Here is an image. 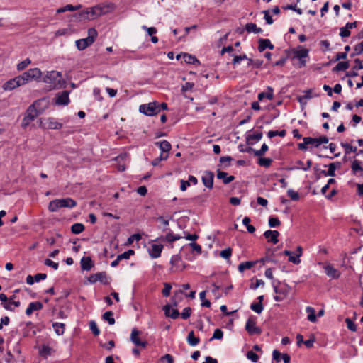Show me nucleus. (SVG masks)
<instances>
[{"instance_id": "f257e3e1", "label": "nucleus", "mask_w": 363, "mask_h": 363, "mask_svg": "<svg viewBox=\"0 0 363 363\" xmlns=\"http://www.w3.org/2000/svg\"><path fill=\"white\" fill-rule=\"evenodd\" d=\"M40 100H37L28 107L22 120V128H27L30 123L38 117V116L43 112L45 107H40V106L41 104H40Z\"/></svg>"}, {"instance_id": "f03ea898", "label": "nucleus", "mask_w": 363, "mask_h": 363, "mask_svg": "<svg viewBox=\"0 0 363 363\" xmlns=\"http://www.w3.org/2000/svg\"><path fill=\"white\" fill-rule=\"evenodd\" d=\"M42 81L50 84L52 89L62 88L65 84L62 73L55 70L46 72Z\"/></svg>"}, {"instance_id": "7ed1b4c3", "label": "nucleus", "mask_w": 363, "mask_h": 363, "mask_svg": "<svg viewBox=\"0 0 363 363\" xmlns=\"http://www.w3.org/2000/svg\"><path fill=\"white\" fill-rule=\"evenodd\" d=\"M77 202L71 198L57 199L49 203L48 209L51 212H56L62 208H72L76 206Z\"/></svg>"}, {"instance_id": "20e7f679", "label": "nucleus", "mask_w": 363, "mask_h": 363, "mask_svg": "<svg viewBox=\"0 0 363 363\" xmlns=\"http://www.w3.org/2000/svg\"><path fill=\"white\" fill-rule=\"evenodd\" d=\"M104 11L100 6L91 7L86 11H82L74 15V17L79 21L93 19L103 14Z\"/></svg>"}, {"instance_id": "39448f33", "label": "nucleus", "mask_w": 363, "mask_h": 363, "mask_svg": "<svg viewBox=\"0 0 363 363\" xmlns=\"http://www.w3.org/2000/svg\"><path fill=\"white\" fill-rule=\"evenodd\" d=\"M96 37L97 31L94 28H89L88 30V36L86 38L75 41L76 47L79 50H84L95 41Z\"/></svg>"}, {"instance_id": "423d86ee", "label": "nucleus", "mask_w": 363, "mask_h": 363, "mask_svg": "<svg viewBox=\"0 0 363 363\" xmlns=\"http://www.w3.org/2000/svg\"><path fill=\"white\" fill-rule=\"evenodd\" d=\"M139 111L146 116H155L160 112V106L157 102H150L146 104H142L139 107Z\"/></svg>"}, {"instance_id": "0eeeda50", "label": "nucleus", "mask_w": 363, "mask_h": 363, "mask_svg": "<svg viewBox=\"0 0 363 363\" xmlns=\"http://www.w3.org/2000/svg\"><path fill=\"white\" fill-rule=\"evenodd\" d=\"M292 52L294 53L293 59L296 58L299 61V67H304L306 63V58L308 56L309 50L308 49L298 47V50L294 49Z\"/></svg>"}, {"instance_id": "6e6552de", "label": "nucleus", "mask_w": 363, "mask_h": 363, "mask_svg": "<svg viewBox=\"0 0 363 363\" xmlns=\"http://www.w3.org/2000/svg\"><path fill=\"white\" fill-rule=\"evenodd\" d=\"M245 330L250 335H259L262 333V330L256 326V318L254 317H250L245 325Z\"/></svg>"}, {"instance_id": "1a4fd4ad", "label": "nucleus", "mask_w": 363, "mask_h": 363, "mask_svg": "<svg viewBox=\"0 0 363 363\" xmlns=\"http://www.w3.org/2000/svg\"><path fill=\"white\" fill-rule=\"evenodd\" d=\"M172 272L182 271L185 269L186 265L182 262V257L179 255H173L170 260Z\"/></svg>"}, {"instance_id": "9d476101", "label": "nucleus", "mask_w": 363, "mask_h": 363, "mask_svg": "<svg viewBox=\"0 0 363 363\" xmlns=\"http://www.w3.org/2000/svg\"><path fill=\"white\" fill-rule=\"evenodd\" d=\"M23 86V85H22L21 81L18 79V77L17 76L13 79H11L10 80L6 82L3 84L2 89L4 91H12L14 89H16L18 86Z\"/></svg>"}, {"instance_id": "9b49d317", "label": "nucleus", "mask_w": 363, "mask_h": 363, "mask_svg": "<svg viewBox=\"0 0 363 363\" xmlns=\"http://www.w3.org/2000/svg\"><path fill=\"white\" fill-rule=\"evenodd\" d=\"M303 140H305L306 143L313 145L315 147H319L321 144L328 143V138L326 136H321L318 138L305 137L303 138Z\"/></svg>"}, {"instance_id": "f8f14e48", "label": "nucleus", "mask_w": 363, "mask_h": 363, "mask_svg": "<svg viewBox=\"0 0 363 363\" xmlns=\"http://www.w3.org/2000/svg\"><path fill=\"white\" fill-rule=\"evenodd\" d=\"M213 179L214 174L211 171H206L201 178L203 185L208 189L213 188Z\"/></svg>"}, {"instance_id": "ddd939ff", "label": "nucleus", "mask_w": 363, "mask_h": 363, "mask_svg": "<svg viewBox=\"0 0 363 363\" xmlns=\"http://www.w3.org/2000/svg\"><path fill=\"white\" fill-rule=\"evenodd\" d=\"M139 333L140 332L136 328L133 329L130 335V340L136 346L145 347L147 343L146 341H141L140 338L138 337Z\"/></svg>"}, {"instance_id": "4468645a", "label": "nucleus", "mask_w": 363, "mask_h": 363, "mask_svg": "<svg viewBox=\"0 0 363 363\" xmlns=\"http://www.w3.org/2000/svg\"><path fill=\"white\" fill-rule=\"evenodd\" d=\"M279 233L277 230H268L264 233V236L267 241L273 244H277L279 242Z\"/></svg>"}, {"instance_id": "2eb2a0df", "label": "nucleus", "mask_w": 363, "mask_h": 363, "mask_svg": "<svg viewBox=\"0 0 363 363\" xmlns=\"http://www.w3.org/2000/svg\"><path fill=\"white\" fill-rule=\"evenodd\" d=\"M55 103L58 105H67L69 103V92L63 91L60 93L56 98Z\"/></svg>"}, {"instance_id": "dca6fc26", "label": "nucleus", "mask_w": 363, "mask_h": 363, "mask_svg": "<svg viewBox=\"0 0 363 363\" xmlns=\"http://www.w3.org/2000/svg\"><path fill=\"white\" fill-rule=\"evenodd\" d=\"M324 270L327 276L332 279H337L340 276V272L335 269L333 265L327 264L324 267Z\"/></svg>"}, {"instance_id": "f3484780", "label": "nucleus", "mask_w": 363, "mask_h": 363, "mask_svg": "<svg viewBox=\"0 0 363 363\" xmlns=\"http://www.w3.org/2000/svg\"><path fill=\"white\" fill-rule=\"evenodd\" d=\"M163 246L162 245L153 244L149 250V255L152 258H158L161 255Z\"/></svg>"}, {"instance_id": "a211bd4d", "label": "nucleus", "mask_w": 363, "mask_h": 363, "mask_svg": "<svg viewBox=\"0 0 363 363\" xmlns=\"http://www.w3.org/2000/svg\"><path fill=\"white\" fill-rule=\"evenodd\" d=\"M106 272H98L91 274L88 279L89 281L91 284L96 283V281L106 282Z\"/></svg>"}, {"instance_id": "6ab92c4d", "label": "nucleus", "mask_w": 363, "mask_h": 363, "mask_svg": "<svg viewBox=\"0 0 363 363\" xmlns=\"http://www.w3.org/2000/svg\"><path fill=\"white\" fill-rule=\"evenodd\" d=\"M272 359L277 362H279L281 359H283L284 363H290L291 357L288 354H281L278 350H274L272 352Z\"/></svg>"}, {"instance_id": "aec40b11", "label": "nucleus", "mask_w": 363, "mask_h": 363, "mask_svg": "<svg viewBox=\"0 0 363 363\" xmlns=\"http://www.w3.org/2000/svg\"><path fill=\"white\" fill-rule=\"evenodd\" d=\"M355 65L353 67L352 70L346 73V77H354L358 76V73L356 72L357 69H363V65L359 59L354 60Z\"/></svg>"}, {"instance_id": "412c9836", "label": "nucleus", "mask_w": 363, "mask_h": 363, "mask_svg": "<svg viewBox=\"0 0 363 363\" xmlns=\"http://www.w3.org/2000/svg\"><path fill=\"white\" fill-rule=\"evenodd\" d=\"M43 308V304L39 301L31 302L26 310V314L30 315L33 311H40Z\"/></svg>"}, {"instance_id": "4be33fe9", "label": "nucleus", "mask_w": 363, "mask_h": 363, "mask_svg": "<svg viewBox=\"0 0 363 363\" xmlns=\"http://www.w3.org/2000/svg\"><path fill=\"white\" fill-rule=\"evenodd\" d=\"M81 267L82 270L89 271L93 267L94 264L90 257H83L81 259Z\"/></svg>"}, {"instance_id": "5701e85b", "label": "nucleus", "mask_w": 363, "mask_h": 363, "mask_svg": "<svg viewBox=\"0 0 363 363\" xmlns=\"http://www.w3.org/2000/svg\"><path fill=\"white\" fill-rule=\"evenodd\" d=\"M155 145L159 147L161 153H164V155L168 154L172 147L171 144L167 140L155 142Z\"/></svg>"}, {"instance_id": "b1692460", "label": "nucleus", "mask_w": 363, "mask_h": 363, "mask_svg": "<svg viewBox=\"0 0 363 363\" xmlns=\"http://www.w3.org/2000/svg\"><path fill=\"white\" fill-rule=\"evenodd\" d=\"M182 238L179 235H175L172 232H169L165 236H161L158 240L161 242L167 241L168 242H173Z\"/></svg>"}, {"instance_id": "393cba45", "label": "nucleus", "mask_w": 363, "mask_h": 363, "mask_svg": "<svg viewBox=\"0 0 363 363\" xmlns=\"http://www.w3.org/2000/svg\"><path fill=\"white\" fill-rule=\"evenodd\" d=\"M47 128L51 130H59L62 127V124L57 121L54 118L46 119Z\"/></svg>"}, {"instance_id": "a878e982", "label": "nucleus", "mask_w": 363, "mask_h": 363, "mask_svg": "<svg viewBox=\"0 0 363 363\" xmlns=\"http://www.w3.org/2000/svg\"><path fill=\"white\" fill-rule=\"evenodd\" d=\"M351 169L353 174L357 175L359 172V176L363 177V167L361 166L360 161L354 160L352 163Z\"/></svg>"}, {"instance_id": "bb28decb", "label": "nucleus", "mask_w": 363, "mask_h": 363, "mask_svg": "<svg viewBox=\"0 0 363 363\" xmlns=\"http://www.w3.org/2000/svg\"><path fill=\"white\" fill-rule=\"evenodd\" d=\"M217 178L219 179H223V182L225 184H228L235 179L233 176H228L226 172H222L219 169L217 171Z\"/></svg>"}, {"instance_id": "cd10ccee", "label": "nucleus", "mask_w": 363, "mask_h": 363, "mask_svg": "<svg viewBox=\"0 0 363 363\" xmlns=\"http://www.w3.org/2000/svg\"><path fill=\"white\" fill-rule=\"evenodd\" d=\"M163 309L166 316L170 317L173 319H177L179 316L178 310L172 309L169 305H166Z\"/></svg>"}, {"instance_id": "c85d7f7f", "label": "nucleus", "mask_w": 363, "mask_h": 363, "mask_svg": "<svg viewBox=\"0 0 363 363\" xmlns=\"http://www.w3.org/2000/svg\"><path fill=\"white\" fill-rule=\"evenodd\" d=\"M0 301L3 308L7 311H14V308L11 307L12 303L9 301L8 297L4 294H0Z\"/></svg>"}, {"instance_id": "c756f323", "label": "nucleus", "mask_w": 363, "mask_h": 363, "mask_svg": "<svg viewBox=\"0 0 363 363\" xmlns=\"http://www.w3.org/2000/svg\"><path fill=\"white\" fill-rule=\"evenodd\" d=\"M245 30L248 33H254L256 34L262 33V29L259 27H257V25L254 23H248L245 25Z\"/></svg>"}, {"instance_id": "7c9ffc66", "label": "nucleus", "mask_w": 363, "mask_h": 363, "mask_svg": "<svg viewBox=\"0 0 363 363\" xmlns=\"http://www.w3.org/2000/svg\"><path fill=\"white\" fill-rule=\"evenodd\" d=\"M306 312L308 313L307 319L311 323H315L317 321V316L315 315V311L314 308L311 306H307Z\"/></svg>"}, {"instance_id": "2f4dec72", "label": "nucleus", "mask_w": 363, "mask_h": 363, "mask_svg": "<svg viewBox=\"0 0 363 363\" xmlns=\"http://www.w3.org/2000/svg\"><path fill=\"white\" fill-rule=\"evenodd\" d=\"M28 74H30V76L33 80L40 81L41 76H42V72L38 68H33L28 70Z\"/></svg>"}, {"instance_id": "473e14b6", "label": "nucleus", "mask_w": 363, "mask_h": 363, "mask_svg": "<svg viewBox=\"0 0 363 363\" xmlns=\"http://www.w3.org/2000/svg\"><path fill=\"white\" fill-rule=\"evenodd\" d=\"M187 342L191 346H196L199 344L200 340L199 337H195L194 332L193 330L190 331L188 334L187 338H186Z\"/></svg>"}, {"instance_id": "72a5a7b5", "label": "nucleus", "mask_w": 363, "mask_h": 363, "mask_svg": "<svg viewBox=\"0 0 363 363\" xmlns=\"http://www.w3.org/2000/svg\"><path fill=\"white\" fill-rule=\"evenodd\" d=\"M102 319L107 321L111 325H114L116 322L113 317V313L111 311L105 312L102 315Z\"/></svg>"}, {"instance_id": "f704fd0d", "label": "nucleus", "mask_w": 363, "mask_h": 363, "mask_svg": "<svg viewBox=\"0 0 363 363\" xmlns=\"http://www.w3.org/2000/svg\"><path fill=\"white\" fill-rule=\"evenodd\" d=\"M350 67L349 62H340L337 64V65L333 69V71L335 72L345 71L347 69Z\"/></svg>"}, {"instance_id": "c9c22d12", "label": "nucleus", "mask_w": 363, "mask_h": 363, "mask_svg": "<svg viewBox=\"0 0 363 363\" xmlns=\"http://www.w3.org/2000/svg\"><path fill=\"white\" fill-rule=\"evenodd\" d=\"M255 262H242L238 265V271L243 272L245 269H250L255 265Z\"/></svg>"}, {"instance_id": "e433bc0d", "label": "nucleus", "mask_w": 363, "mask_h": 363, "mask_svg": "<svg viewBox=\"0 0 363 363\" xmlns=\"http://www.w3.org/2000/svg\"><path fill=\"white\" fill-rule=\"evenodd\" d=\"M262 138V133L258 132L252 134H250L246 137L247 143L252 144V140L259 141Z\"/></svg>"}, {"instance_id": "4c0bfd02", "label": "nucleus", "mask_w": 363, "mask_h": 363, "mask_svg": "<svg viewBox=\"0 0 363 363\" xmlns=\"http://www.w3.org/2000/svg\"><path fill=\"white\" fill-rule=\"evenodd\" d=\"M80 7H81L80 5L74 6H72L71 4H67V5L65 6H63V7L59 8L57 10V13H64V12H66V11H73L78 10Z\"/></svg>"}, {"instance_id": "58836bf2", "label": "nucleus", "mask_w": 363, "mask_h": 363, "mask_svg": "<svg viewBox=\"0 0 363 363\" xmlns=\"http://www.w3.org/2000/svg\"><path fill=\"white\" fill-rule=\"evenodd\" d=\"M183 60L188 64H199V61L196 57L188 53H183Z\"/></svg>"}, {"instance_id": "ea45409f", "label": "nucleus", "mask_w": 363, "mask_h": 363, "mask_svg": "<svg viewBox=\"0 0 363 363\" xmlns=\"http://www.w3.org/2000/svg\"><path fill=\"white\" fill-rule=\"evenodd\" d=\"M52 327L55 330V333L57 335H62L65 333V324L60 323H55L52 324Z\"/></svg>"}, {"instance_id": "a19ab883", "label": "nucleus", "mask_w": 363, "mask_h": 363, "mask_svg": "<svg viewBox=\"0 0 363 363\" xmlns=\"http://www.w3.org/2000/svg\"><path fill=\"white\" fill-rule=\"evenodd\" d=\"M84 230V226L82 223H74L71 227V231L74 234H79Z\"/></svg>"}, {"instance_id": "79ce46f5", "label": "nucleus", "mask_w": 363, "mask_h": 363, "mask_svg": "<svg viewBox=\"0 0 363 363\" xmlns=\"http://www.w3.org/2000/svg\"><path fill=\"white\" fill-rule=\"evenodd\" d=\"M264 98H267L271 100L273 99V89L271 87L268 88V92H261L258 94V99L262 101Z\"/></svg>"}, {"instance_id": "37998d69", "label": "nucleus", "mask_w": 363, "mask_h": 363, "mask_svg": "<svg viewBox=\"0 0 363 363\" xmlns=\"http://www.w3.org/2000/svg\"><path fill=\"white\" fill-rule=\"evenodd\" d=\"M18 79L21 81L22 85L27 84L28 82L33 80L28 74V72L26 71L23 72L22 74L18 76Z\"/></svg>"}, {"instance_id": "c03bdc74", "label": "nucleus", "mask_w": 363, "mask_h": 363, "mask_svg": "<svg viewBox=\"0 0 363 363\" xmlns=\"http://www.w3.org/2000/svg\"><path fill=\"white\" fill-rule=\"evenodd\" d=\"M341 146L345 149V154H350V152H357V148L356 147H353L351 145L346 143H341Z\"/></svg>"}, {"instance_id": "a18cd8bd", "label": "nucleus", "mask_w": 363, "mask_h": 363, "mask_svg": "<svg viewBox=\"0 0 363 363\" xmlns=\"http://www.w3.org/2000/svg\"><path fill=\"white\" fill-rule=\"evenodd\" d=\"M250 218L249 217H245L242 220V224L246 226L247 230L249 233H253L255 231V228L250 224Z\"/></svg>"}, {"instance_id": "49530a36", "label": "nucleus", "mask_w": 363, "mask_h": 363, "mask_svg": "<svg viewBox=\"0 0 363 363\" xmlns=\"http://www.w3.org/2000/svg\"><path fill=\"white\" fill-rule=\"evenodd\" d=\"M206 291H203L199 294V297L201 301V306L203 307H210L211 306V302L206 299Z\"/></svg>"}, {"instance_id": "de8ad7c7", "label": "nucleus", "mask_w": 363, "mask_h": 363, "mask_svg": "<svg viewBox=\"0 0 363 363\" xmlns=\"http://www.w3.org/2000/svg\"><path fill=\"white\" fill-rule=\"evenodd\" d=\"M272 162V160L271 158L267 157H260L258 161V164L261 167H269Z\"/></svg>"}, {"instance_id": "09e8293b", "label": "nucleus", "mask_w": 363, "mask_h": 363, "mask_svg": "<svg viewBox=\"0 0 363 363\" xmlns=\"http://www.w3.org/2000/svg\"><path fill=\"white\" fill-rule=\"evenodd\" d=\"M135 253L134 250H128V251L124 252L123 253L118 255V260L122 259H128L131 255H133Z\"/></svg>"}, {"instance_id": "8fccbe9b", "label": "nucleus", "mask_w": 363, "mask_h": 363, "mask_svg": "<svg viewBox=\"0 0 363 363\" xmlns=\"http://www.w3.org/2000/svg\"><path fill=\"white\" fill-rule=\"evenodd\" d=\"M286 130H280V131H278V130H270L267 133V135L269 138H272L273 137H275L277 135H279L280 137H284L286 135Z\"/></svg>"}, {"instance_id": "3c124183", "label": "nucleus", "mask_w": 363, "mask_h": 363, "mask_svg": "<svg viewBox=\"0 0 363 363\" xmlns=\"http://www.w3.org/2000/svg\"><path fill=\"white\" fill-rule=\"evenodd\" d=\"M250 308L255 313L259 314L263 311V305L260 303H252L250 306Z\"/></svg>"}, {"instance_id": "603ef678", "label": "nucleus", "mask_w": 363, "mask_h": 363, "mask_svg": "<svg viewBox=\"0 0 363 363\" xmlns=\"http://www.w3.org/2000/svg\"><path fill=\"white\" fill-rule=\"evenodd\" d=\"M31 61L29 58H26L23 61H21L17 65V69L19 71L23 70L26 69L30 64Z\"/></svg>"}, {"instance_id": "864d4df0", "label": "nucleus", "mask_w": 363, "mask_h": 363, "mask_svg": "<svg viewBox=\"0 0 363 363\" xmlns=\"http://www.w3.org/2000/svg\"><path fill=\"white\" fill-rule=\"evenodd\" d=\"M269 147L268 145L265 143H264L260 150H258L257 151H254V155L255 156L261 157L265 154V152L268 150Z\"/></svg>"}, {"instance_id": "5fc2aeb1", "label": "nucleus", "mask_w": 363, "mask_h": 363, "mask_svg": "<svg viewBox=\"0 0 363 363\" xmlns=\"http://www.w3.org/2000/svg\"><path fill=\"white\" fill-rule=\"evenodd\" d=\"M223 336V333L220 329H216L214 330L213 335L212 337L210 339V341H212L213 340H221Z\"/></svg>"}, {"instance_id": "6e6d98bb", "label": "nucleus", "mask_w": 363, "mask_h": 363, "mask_svg": "<svg viewBox=\"0 0 363 363\" xmlns=\"http://www.w3.org/2000/svg\"><path fill=\"white\" fill-rule=\"evenodd\" d=\"M168 156H169V154L164 155V153H161L160 156L159 157L155 158V160H153L152 161V164L153 166L158 165L160 161L167 160L168 158Z\"/></svg>"}, {"instance_id": "4d7b16f0", "label": "nucleus", "mask_w": 363, "mask_h": 363, "mask_svg": "<svg viewBox=\"0 0 363 363\" xmlns=\"http://www.w3.org/2000/svg\"><path fill=\"white\" fill-rule=\"evenodd\" d=\"M281 223L277 217H270L269 218V225L270 228H276L280 225Z\"/></svg>"}, {"instance_id": "13d9d810", "label": "nucleus", "mask_w": 363, "mask_h": 363, "mask_svg": "<svg viewBox=\"0 0 363 363\" xmlns=\"http://www.w3.org/2000/svg\"><path fill=\"white\" fill-rule=\"evenodd\" d=\"M231 255H232V250L230 247L225 249L220 252V257L225 259H230Z\"/></svg>"}, {"instance_id": "bf43d9fd", "label": "nucleus", "mask_w": 363, "mask_h": 363, "mask_svg": "<svg viewBox=\"0 0 363 363\" xmlns=\"http://www.w3.org/2000/svg\"><path fill=\"white\" fill-rule=\"evenodd\" d=\"M290 287L289 285L285 284L284 287H280L279 289V294L281 295L283 297H286L289 293Z\"/></svg>"}, {"instance_id": "052dcab7", "label": "nucleus", "mask_w": 363, "mask_h": 363, "mask_svg": "<svg viewBox=\"0 0 363 363\" xmlns=\"http://www.w3.org/2000/svg\"><path fill=\"white\" fill-rule=\"evenodd\" d=\"M287 195L293 201H298L299 199V194H298V193L295 191H294L293 189H289L287 191Z\"/></svg>"}, {"instance_id": "680f3d73", "label": "nucleus", "mask_w": 363, "mask_h": 363, "mask_svg": "<svg viewBox=\"0 0 363 363\" xmlns=\"http://www.w3.org/2000/svg\"><path fill=\"white\" fill-rule=\"evenodd\" d=\"M345 323L347 324V328L352 331V332H355L357 331V325L352 322V320L350 318H346L345 319Z\"/></svg>"}, {"instance_id": "e2e57ef3", "label": "nucleus", "mask_w": 363, "mask_h": 363, "mask_svg": "<svg viewBox=\"0 0 363 363\" xmlns=\"http://www.w3.org/2000/svg\"><path fill=\"white\" fill-rule=\"evenodd\" d=\"M90 330L93 333L94 335H99L100 333V330L98 328L96 323L94 321H91L89 323Z\"/></svg>"}, {"instance_id": "0e129e2a", "label": "nucleus", "mask_w": 363, "mask_h": 363, "mask_svg": "<svg viewBox=\"0 0 363 363\" xmlns=\"http://www.w3.org/2000/svg\"><path fill=\"white\" fill-rule=\"evenodd\" d=\"M247 359H250L252 362H257L259 356L252 351H248L247 353Z\"/></svg>"}, {"instance_id": "69168bd1", "label": "nucleus", "mask_w": 363, "mask_h": 363, "mask_svg": "<svg viewBox=\"0 0 363 363\" xmlns=\"http://www.w3.org/2000/svg\"><path fill=\"white\" fill-rule=\"evenodd\" d=\"M262 13H264V18L265 19L267 24L271 25L273 23L274 20L272 19V17L269 14V11L268 10L263 11Z\"/></svg>"}, {"instance_id": "338daca9", "label": "nucleus", "mask_w": 363, "mask_h": 363, "mask_svg": "<svg viewBox=\"0 0 363 363\" xmlns=\"http://www.w3.org/2000/svg\"><path fill=\"white\" fill-rule=\"evenodd\" d=\"M142 29L146 30L150 36H152L156 34L157 31L155 27H147L146 26H143Z\"/></svg>"}, {"instance_id": "774afa93", "label": "nucleus", "mask_w": 363, "mask_h": 363, "mask_svg": "<svg viewBox=\"0 0 363 363\" xmlns=\"http://www.w3.org/2000/svg\"><path fill=\"white\" fill-rule=\"evenodd\" d=\"M52 349L48 345H43L42 349L40 350V354L42 355H50L52 353Z\"/></svg>"}]
</instances>
